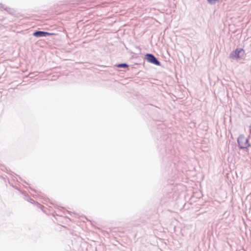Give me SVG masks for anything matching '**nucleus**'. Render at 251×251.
Instances as JSON below:
<instances>
[{
    "mask_svg": "<svg viewBox=\"0 0 251 251\" xmlns=\"http://www.w3.org/2000/svg\"><path fill=\"white\" fill-rule=\"evenodd\" d=\"M245 51L242 48H237L229 54V57L232 59L241 60L245 57Z\"/></svg>",
    "mask_w": 251,
    "mask_h": 251,
    "instance_id": "obj_1",
    "label": "nucleus"
},
{
    "mask_svg": "<svg viewBox=\"0 0 251 251\" xmlns=\"http://www.w3.org/2000/svg\"><path fill=\"white\" fill-rule=\"evenodd\" d=\"M145 58L146 60L151 63L154 64L157 66H160L161 63L158 59L151 53H147L145 55Z\"/></svg>",
    "mask_w": 251,
    "mask_h": 251,
    "instance_id": "obj_2",
    "label": "nucleus"
},
{
    "mask_svg": "<svg viewBox=\"0 0 251 251\" xmlns=\"http://www.w3.org/2000/svg\"><path fill=\"white\" fill-rule=\"evenodd\" d=\"M248 141V139L244 137H239L237 140L239 147L241 149L247 148L250 146Z\"/></svg>",
    "mask_w": 251,
    "mask_h": 251,
    "instance_id": "obj_3",
    "label": "nucleus"
},
{
    "mask_svg": "<svg viewBox=\"0 0 251 251\" xmlns=\"http://www.w3.org/2000/svg\"><path fill=\"white\" fill-rule=\"evenodd\" d=\"M53 34V33H52L40 30H36L32 34V35L36 37H47Z\"/></svg>",
    "mask_w": 251,
    "mask_h": 251,
    "instance_id": "obj_4",
    "label": "nucleus"
},
{
    "mask_svg": "<svg viewBox=\"0 0 251 251\" xmlns=\"http://www.w3.org/2000/svg\"><path fill=\"white\" fill-rule=\"evenodd\" d=\"M115 66L119 68H127L128 67V65L126 63L117 64Z\"/></svg>",
    "mask_w": 251,
    "mask_h": 251,
    "instance_id": "obj_5",
    "label": "nucleus"
},
{
    "mask_svg": "<svg viewBox=\"0 0 251 251\" xmlns=\"http://www.w3.org/2000/svg\"><path fill=\"white\" fill-rule=\"evenodd\" d=\"M208 2L211 4H214L216 2H218L220 0H207Z\"/></svg>",
    "mask_w": 251,
    "mask_h": 251,
    "instance_id": "obj_6",
    "label": "nucleus"
},
{
    "mask_svg": "<svg viewBox=\"0 0 251 251\" xmlns=\"http://www.w3.org/2000/svg\"><path fill=\"white\" fill-rule=\"evenodd\" d=\"M0 7L2 8H4L5 10L9 12V10H10L11 9L7 7H4V5L2 3H0Z\"/></svg>",
    "mask_w": 251,
    "mask_h": 251,
    "instance_id": "obj_7",
    "label": "nucleus"
},
{
    "mask_svg": "<svg viewBox=\"0 0 251 251\" xmlns=\"http://www.w3.org/2000/svg\"><path fill=\"white\" fill-rule=\"evenodd\" d=\"M28 201L30 202L31 203H33L34 202V200L32 199L29 198Z\"/></svg>",
    "mask_w": 251,
    "mask_h": 251,
    "instance_id": "obj_8",
    "label": "nucleus"
}]
</instances>
